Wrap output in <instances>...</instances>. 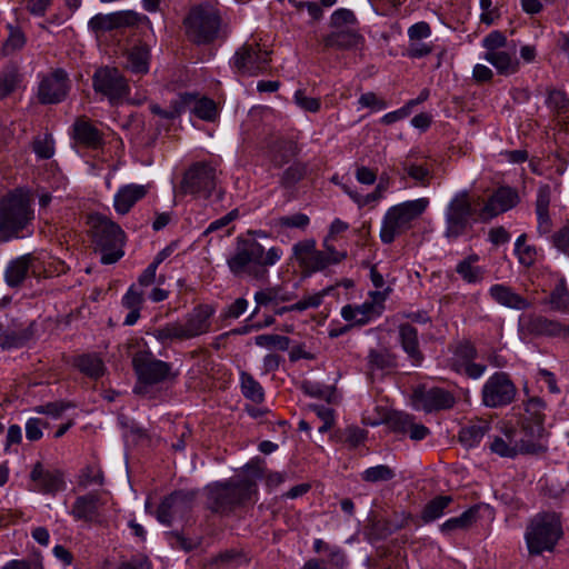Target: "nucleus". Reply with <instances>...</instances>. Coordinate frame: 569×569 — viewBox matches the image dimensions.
Listing matches in <instances>:
<instances>
[{
  "label": "nucleus",
  "mask_w": 569,
  "mask_h": 569,
  "mask_svg": "<svg viewBox=\"0 0 569 569\" xmlns=\"http://www.w3.org/2000/svg\"><path fill=\"white\" fill-rule=\"evenodd\" d=\"M263 459L256 457L243 467V475L207 487V506L216 513L230 515L257 495V481L263 476Z\"/></svg>",
  "instance_id": "obj_1"
},
{
  "label": "nucleus",
  "mask_w": 569,
  "mask_h": 569,
  "mask_svg": "<svg viewBox=\"0 0 569 569\" xmlns=\"http://www.w3.org/2000/svg\"><path fill=\"white\" fill-rule=\"evenodd\" d=\"M283 256L279 247H264L251 237H237L236 247L227 258L230 272L236 277H248L257 281L268 278V268L278 263Z\"/></svg>",
  "instance_id": "obj_2"
},
{
  "label": "nucleus",
  "mask_w": 569,
  "mask_h": 569,
  "mask_svg": "<svg viewBox=\"0 0 569 569\" xmlns=\"http://www.w3.org/2000/svg\"><path fill=\"white\" fill-rule=\"evenodd\" d=\"M33 219L29 192L22 189L8 192L0 199V241L30 236Z\"/></svg>",
  "instance_id": "obj_3"
},
{
  "label": "nucleus",
  "mask_w": 569,
  "mask_h": 569,
  "mask_svg": "<svg viewBox=\"0 0 569 569\" xmlns=\"http://www.w3.org/2000/svg\"><path fill=\"white\" fill-rule=\"evenodd\" d=\"M563 536L561 516L555 511H542L528 522L525 540L530 556L553 551Z\"/></svg>",
  "instance_id": "obj_4"
},
{
  "label": "nucleus",
  "mask_w": 569,
  "mask_h": 569,
  "mask_svg": "<svg viewBox=\"0 0 569 569\" xmlns=\"http://www.w3.org/2000/svg\"><path fill=\"white\" fill-rule=\"evenodd\" d=\"M429 206L427 198L408 200L390 207L383 216L380 240L390 244L397 237L411 229L412 222L420 218Z\"/></svg>",
  "instance_id": "obj_5"
},
{
  "label": "nucleus",
  "mask_w": 569,
  "mask_h": 569,
  "mask_svg": "<svg viewBox=\"0 0 569 569\" xmlns=\"http://www.w3.org/2000/svg\"><path fill=\"white\" fill-rule=\"evenodd\" d=\"M91 224L93 241L101 253V262L116 263L124 254V232L119 224L102 214L91 217Z\"/></svg>",
  "instance_id": "obj_6"
},
{
  "label": "nucleus",
  "mask_w": 569,
  "mask_h": 569,
  "mask_svg": "<svg viewBox=\"0 0 569 569\" xmlns=\"http://www.w3.org/2000/svg\"><path fill=\"white\" fill-rule=\"evenodd\" d=\"M188 37L196 43H210L218 38L222 28L220 9L203 3L192 8L184 19Z\"/></svg>",
  "instance_id": "obj_7"
},
{
  "label": "nucleus",
  "mask_w": 569,
  "mask_h": 569,
  "mask_svg": "<svg viewBox=\"0 0 569 569\" xmlns=\"http://www.w3.org/2000/svg\"><path fill=\"white\" fill-rule=\"evenodd\" d=\"M132 365L138 377L133 391L138 395H144L148 387L176 379L178 376L171 363L157 359L150 351L137 352Z\"/></svg>",
  "instance_id": "obj_8"
},
{
  "label": "nucleus",
  "mask_w": 569,
  "mask_h": 569,
  "mask_svg": "<svg viewBox=\"0 0 569 569\" xmlns=\"http://www.w3.org/2000/svg\"><path fill=\"white\" fill-rule=\"evenodd\" d=\"M475 213L469 192L467 190L457 192L445 211V238L455 241L462 236L470 226V219Z\"/></svg>",
  "instance_id": "obj_9"
},
{
  "label": "nucleus",
  "mask_w": 569,
  "mask_h": 569,
  "mask_svg": "<svg viewBox=\"0 0 569 569\" xmlns=\"http://www.w3.org/2000/svg\"><path fill=\"white\" fill-rule=\"evenodd\" d=\"M518 333L521 339L569 338V325L540 313H522L518 319Z\"/></svg>",
  "instance_id": "obj_10"
},
{
  "label": "nucleus",
  "mask_w": 569,
  "mask_h": 569,
  "mask_svg": "<svg viewBox=\"0 0 569 569\" xmlns=\"http://www.w3.org/2000/svg\"><path fill=\"white\" fill-rule=\"evenodd\" d=\"M270 64V52L257 42L243 43L233 54L231 66L240 76L254 77L266 72Z\"/></svg>",
  "instance_id": "obj_11"
},
{
  "label": "nucleus",
  "mask_w": 569,
  "mask_h": 569,
  "mask_svg": "<svg viewBox=\"0 0 569 569\" xmlns=\"http://www.w3.org/2000/svg\"><path fill=\"white\" fill-rule=\"evenodd\" d=\"M92 87L97 93L106 97L111 104L122 101L130 92V87L122 73L112 67H100L92 76Z\"/></svg>",
  "instance_id": "obj_12"
},
{
  "label": "nucleus",
  "mask_w": 569,
  "mask_h": 569,
  "mask_svg": "<svg viewBox=\"0 0 569 569\" xmlns=\"http://www.w3.org/2000/svg\"><path fill=\"white\" fill-rule=\"evenodd\" d=\"M196 497L194 490L171 492L160 502L156 511L157 520L164 526H171L177 520L186 519L193 508Z\"/></svg>",
  "instance_id": "obj_13"
},
{
  "label": "nucleus",
  "mask_w": 569,
  "mask_h": 569,
  "mask_svg": "<svg viewBox=\"0 0 569 569\" xmlns=\"http://www.w3.org/2000/svg\"><path fill=\"white\" fill-rule=\"evenodd\" d=\"M516 395L515 383L503 371L490 376L481 390L482 403L488 408L506 407L515 400Z\"/></svg>",
  "instance_id": "obj_14"
},
{
  "label": "nucleus",
  "mask_w": 569,
  "mask_h": 569,
  "mask_svg": "<svg viewBox=\"0 0 569 569\" xmlns=\"http://www.w3.org/2000/svg\"><path fill=\"white\" fill-rule=\"evenodd\" d=\"M216 169L208 163H196L183 176L181 190L197 197L209 198L216 189Z\"/></svg>",
  "instance_id": "obj_15"
},
{
  "label": "nucleus",
  "mask_w": 569,
  "mask_h": 569,
  "mask_svg": "<svg viewBox=\"0 0 569 569\" xmlns=\"http://www.w3.org/2000/svg\"><path fill=\"white\" fill-rule=\"evenodd\" d=\"M489 448L492 453L502 458L513 459L518 455L537 453L540 451L541 446L531 440H525L521 437V432L513 428H508L501 436L493 437Z\"/></svg>",
  "instance_id": "obj_16"
},
{
  "label": "nucleus",
  "mask_w": 569,
  "mask_h": 569,
  "mask_svg": "<svg viewBox=\"0 0 569 569\" xmlns=\"http://www.w3.org/2000/svg\"><path fill=\"white\" fill-rule=\"evenodd\" d=\"M416 410L427 413L451 409L456 403V397L448 390L439 387H417L411 396Z\"/></svg>",
  "instance_id": "obj_17"
},
{
  "label": "nucleus",
  "mask_w": 569,
  "mask_h": 569,
  "mask_svg": "<svg viewBox=\"0 0 569 569\" xmlns=\"http://www.w3.org/2000/svg\"><path fill=\"white\" fill-rule=\"evenodd\" d=\"M71 88L68 73L63 69H56L44 76L38 87V99L42 104H57L62 102Z\"/></svg>",
  "instance_id": "obj_18"
},
{
  "label": "nucleus",
  "mask_w": 569,
  "mask_h": 569,
  "mask_svg": "<svg viewBox=\"0 0 569 569\" xmlns=\"http://www.w3.org/2000/svg\"><path fill=\"white\" fill-rule=\"evenodd\" d=\"M476 348L470 342L463 341L455 348L448 366L457 373L466 375L471 379H478L485 373L487 367L476 363Z\"/></svg>",
  "instance_id": "obj_19"
},
{
  "label": "nucleus",
  "mask_w": 569,
  "mask_h": 569,
  "mask_svg": "<svg viewBox=\"0 0 569 569\" xmlns=\"http://www.w3.org/2000/svg\"><path fill=\"white\" fill-rule=\"evenodd\" d=\"M292 256L299 266L310 273L322 271L333 264L326 253L317 249L315 239H305L295 243Z\"/></svg>",
  "instance_id": "obj_20"
},
{
  "label": "nucleus",
  "mask_w": 569,
  "mask_h": 569,
  "mask_svg": "<svg viewBox=\"0 0 569 569\" xmlns=\"http://www.w3.org/2000/svg\"><path fill=\"white\" fill-rule=\"evenodd\" d=\"M519 202V194L511 187L498 188L478 211L480 221L487 222L492 218L512 209Z\"/></svg>",
  "instance_id": "obj_21"
},
{
  "label": "nucleus",
  "mask_w": 569,
  "mask_h": 569,
  "mask_svg": "<svg viewBox=\"0 0 569 569\" xmlns=\"http://www.w3.org/2000/svg\"><path fill=\"white\" fill-rule=\"evenodd\" d=\"M32 490L44 495H54L64 489L63 475L59 470L46 469L41 462H37L31 472Z\"/></svg>",
  "instance_id": "obj_22"
},
{
  "label": "nucleus",
  "mask_w": 569,
  "mask_h": 569,
  "mask_svg": "<svg viewBox=\"0 0 569 569\" xmlns=\"http://www.w3.org/2000/svg\"><path fill=\"white\" fill-rule=\"evenodd\" d=\"M139 22L138 13L133 11H118L108 14H96L89 20V28L96 32H107L114 29L136 26Z\"/></svg>",
  "instance_id": "obj_23"
},
{
  "label": "nucleus",
  "mask_w": 569,
  "mask_h": 569,
  "mask_svg": "<svg viewBox=\"0 0 569 569\" xmlns=\"http://www.w3.org/2000/svg\"><path fill=\"white\" fill-rule=\"evenodd\" d=\"M214 309L209 305H199L187 315L181 322L183 333L187 340L193 339L209 332L211 328V317Z\"/></svg>",
  "instance_id": "obj_24"
},
{
  "label": "nucleus",
  "mask_w": 569,
  "mask_h": 569,
  "mask_svg": "<svg viewBox=\"0 0 569 569\" xmlns=\"http://www.w3.org/2000/svg\"><path fill=\"white\" fill-rule=\"evenodd\" d=\"M400 168L405 177L412 179L417 186L428 187L430 184L432 169L425 156L410 151L400 161Z\"/></svg>",
  "instance_id": "obj_25"
},
{
  "label": "nucleus",
  "mask_w": 569,
  "mask_h": 569,
  "mask_svg": "<svg viewBox=\"0 0 569 569\" xmlns=\"http://www.w3.org/2000/svg\"><path fill=\"white\" fill-rule=\"evenodd\" d=\"M101 506L102 502L99 493L89 492L76 498L70 513L77 521L99 523L101 521Z\"/></svg>",
  "instance_id": "obj_26"
},
{
  "label": "nucleus",
  "mask_w": 569,
  "mask_h": 569,
  "mask_svg": "<svg viewBox=\"0 0 569 569\" xmlns=\"http://www.w3.org/2000/svg\"><path fill=\"white\" fill-rule=\"evenodd\" d=\"M488 293L490 298L498 305L513 310H527L532 303L521 295L515 291L510 286L496 283L492 284Z\"/></svg>",
  "instance_id": "obj_27"
},
{
  "label": "nucleus",
  "mask_w": 569,
  "mask_h": 569,
  "mask_svg": "<svg viewBox=\"0 0 569 569\" xmlns=\"http://www.w3.org/2000/svg\"><path fill=\"white\" fill-rule=\"evenodd\" d=\"M72 138L79 144L90 149H99L103 144L102 133L86 117H79L72 126Z\"/></svg>",
  "instance_id": "obj_28"
},
{
  "label": "nucleus",
  "mask_w": 569,
  "mask_h": 569,
  "mask_svg": "<svg viewBox=\"0 0 569 569\" xmlns=\"http://www.w3.org/2000/svg\"><path fill=\"white\" fill-rule=\"evenodd\" d=\"M34 322L28 325H13L0 333V347L2 349L22 348L34 336Z\"/></svg>",
  "instance_id": "obj_29"
},
{
  "label": "nucleus",
  "mask_w": 569,
  "mask_h": 569,
  "mask_svg": "<svg viewBox=\"0 0 569 569\" xmlns=\"http://www.w3.org/2000/svg\"><path fill=\"white\" fill-rule=\"evenodd\" d=\"M148 190L146 186L130 183L122 186L114 194L113 207L120 214H126L130 209L141 200Z\"/></svg>",
  "instance_id": "obj_30"
},
{
  "label": "nucleus",
  "mask_w": 569,
  "mask_h": 569,
  "mask_svg": "<svg viewBox=\"0 0 569 569\" xmlns=\"http://www.w3.org/2000/svg\"><path fill=\"white\" fill-rule=\"evenodd\" d=\"M480 257L470 253L456 264V272L467 284H479L485 280L487 269L479 266Z\"/></svg>",
  "instance_id": "obj_31"
},
{
  "label": "nucleus",
  "mask_w": 569,
  "mask_h": 569,
  "mask_svg": "<svg viewBox=\"0 0 569 569\" xmlns=\"http://www.w3.org/2000/svg\"><path fill=\"white\" fill-rule=\"evenodd\" d=\"M398 339L415 366H419L423 360V355L419 349L418 330L410 323H401L398 328Z\"/></svg>",
  "instance_id": "obj_32"
},
{
  "label": "nucleus",
  "mask_w": 569,
  "mask_h": 569,
  "mask_svg": "<svg viewBox=\"0 0 569 569\" xmlns=\"http://www.w3.org/2000/svg\"><path fill=\"white\" fill-rule=\"evenodd\" d=\"M410 520V515L402 513L400 519L387 520L383 518H371L368 527V535L373 540H383L393 532L405 528Z\"/></svg>",
  "instance_id": "obj_33"
},
{
  "label": "nucleus",
  "mask_w": 569,
  "mask_h": 569,
  "mask_svg": "<svg viewBox=\"0 0 569 569\" xmlns=\"http://www.w3.org/2000/svg\"><path fill=\"white\" fill-rule=\"evenodd\" d=\"M483 59L491 63L498 73L510 76L518 71L519 61L516 57V48L500 51L486 52Z\"/></svg>",
  "instance_id": "obj_34"
},
{
  "label": "nucleus",
  "mask_w": 569,
  "mask_h": 569,
  "mask_svg": "<svg viewBox=\"0 0 569 569\" xmlns=\"http://www.w3.org/2000/svg\"><path fill=\"white\" fill-rule=\"evenodd\" d=\"M551 200V189L548 184H543L538 189L536 199V213L538 226L537 230L540 234H548L552 229V221L549 214V204Z\"/></svg>",
  "instance_id": "obj_35"
},
{
  "label": "nucleus",
  "mask_w": 569,
  "mask_h": 569,
  "mask_svg": "<svg viewBox=\"0 0 569 569\" xmlns=\"http://www.w3.org/2000/svg\"><path fill=\"white\" fill-rule=\"evenodd\" d=\"M381 313V306L373 301H366L360 306L347 305L341 309V316L346 321H352L356 325H366L371 319Z\"/></svg>",
  "instance_id": "obj_36"
},
{
  "label": "nucleus",
  "mask_w": 569,
  "mask_h": 569,
  "mask_svg": "<svg viewBox=\"0 0 569 569\" xmlns=\"http://www.w3.org/2000/svg\"><path fill=\"white\" fill-rule=\"evenodd\" d=\"M253 298L258 306L267 307L292 301L296 298V293L288 290L287 287L281 283L257 291Z\"/></svg>",
  "instance_id": "obj_37"
},
{
  "label": "nucleus",
  "mask_w": 569,
  "mask_h": 569,
  "mask_svg": "<svg viewBox=\"0 0 569 569\" xmlns=\"http://www.w3.org/2000/svg\"><path fill=\"white\" fill-rule=\"evenodd\" d=\"M363 38L352 30L341 29L333 31L323 38L326 48H335L339 50H350L358 48Z\"/></svg>",
  "instance_id": "obj_38"
},
{
  "label": "nucleus",
  "mask_w": 569,
  "mask_h": 569,
  "mask_svg": "<svg viewBox=\"0 0 569 569\" xmlns=\"http://www.w3.org/2000/svg\"><path fill=\"white\" fill-rule=\"evenodd\" d=\"M72 365L90 379H99L104 375L106 367L97 353H83L72 360Z\"/></svg>",
  "instance_id": "obj_39"
},
{
  "label": "nucleus",
  "mask_w": 569,
  "mask_h": 569,
  "mask_svg": "<svg viewBox=\"0 0 569 569\" xmlns=\"http://www.w3.org/2000/svg\"><path fill=\"white\" fill-rule=\"evenodd\" d=\"M150 50L148 46L133 47L127 53L126 67L133 73L143 74L149 71Z\"/></svg>",
  "instance_id": "obj_40"
},
{
  "label": "nucleus",
  "mask_w": 569,
  "mask_h": 569,
  "mask_svg": "<svg viewBox=\"0 0 569 569\" xmlns=\"http://www.w3.org/2000/svg\"><path fill=\"white\" fill-rule=\"evenodd\" d=\"M31 256L24 254L14 260H12L7 269H6V281L10 287H18L26 279L29 267H30Z\"/></svg>",
  "instance_id": "obj_41"
},
{
  "label": "nucleus",
  "mask_w": 569,
  "mask_h": 569,
  "mask_svg": "<svg viewBox=\"0 0 569 569\" xmlns=\"http://www.w3.org/2000/svg\"><path fill=\"white\" fill-rule=\"evenodd\" d=\"M477 515H478V508L471 507L468 510H466L465 512H462L460 516L452 517V518L448 519L447 521H445L440 526V531L443 535H450L457 530H467L476 522Z\"/></svg>",
  "instance_id": "obj_42"
},
{
  "label": "nucleus",
  "mask_w": 569,
  "mask_h": 569,
  "mask_svg": "<svg viewBox=\"0 0 569 569\" xmlns=\"http://www.w3.org/2000/svg\"><path fill=\"white\" fill-rule=\"evenodd\" d=\"M490 426L487 421H478L463 427L459 432L460 442L467 448H473L480 443Z\"/></svg>",
  "instance_id": "obj_43"
},
{
  "label": "nucleus",
  "mask_w": 569,
  "mask_h": 569,
  "mask_svg": "<svg viewBox=\"0 0 569 569\" xmlns=\"http://www.w3.org/2000/svg\"><path fill=\"white\" fill-rule=\"evenodd\" d=\"M551 310L569 313V290L565 278H561L551 290L548 301Z\"/></svg>",
  "instance_id": "obj_44"
},
{
  "label": "nucleus",
  "mask_w": 569,
  "mask_h": 569,
  "mask_svg": "<svg viewBox=\"0 0 569 569\" xmlns=\"http://www.w3.org/2000/svg\"><path fill=\"white\" fill-rule=\"evenodd\" d=\"M191 113L204 121H214L218 117V108L216 102L208 97H199L193 93V102L191 103Z\"/></svg>",
  "instance_id": "obj_45"
},
{
  "label": "nucleus",
  "mask_w": 569,
  "mask_h": 569,
  "mask_svg": "<svg viewBox=\"0 0 569 569\" xmlns=\"http://www.w3.org/2000/svg\"><path fill=\"white\" fill-rule=\"evenodd\" d=\"M150 335L161 343H169L172 341L187 340L183 333L181 322L174 321L166 323L164 326L154 328Z\"/></svg>",
  "instance_id": "obj_46"
},
{
  "label": "nucleus",
  "mask_w": 569,
  "mask_h": 569,
  "mask_svg": "<svg viewBox=\"0 0 569 569\" xmlns=\"http://www.w3.org/2000/svg\"><path fill=\"white\" fill-rule=\"evenodd\" d=\"M241 392L246 399L254 403H261L264 400V391L259 381L250 373L242 371L240 373Z\"/></svg>",
  "instance_id": "obj_47"
},
{
  "label": "nucleus",
  "mask_w": 569,
  "mask_h": 569,
  "mask_svg": "<svg viewBox=\"0 0 569 569\" xmlns=\"http://www.w3.org/2000/svg\"><path fill=\"white\" fill-rule=\"evenodd\" d=\"M329 291L330 288L306 296L303 299L299 300L293 305L277 309L274 313L278 316H282L283 313L290 311H305L310 308H318L322 303L325 296H327Z\"/></svg>",
  "instance_id": "obj_48"
},
{
  "label": "nucleus",
  "mask_w": 569,
  "mask_h": 569,
  "mask_svg": "<svg viewBox=\"0 0 569 569\" xmlns=\"http://www.w3.org/2000/svg\"><path fill=\"white\" fill-rule=\"evenodd\" d=\"M452 502L451 496H437L431 499L423 508L421 512V519L423 522L429 523L439 519L443 513L445 509Z\"/></svg>",
  "instance_id": "obj_49"
},
{
  "label": "nucleus",
  "mask_w": 569,
  "mask_h": 569,
  "mask_svg": "<svg viewBox=\"0 0 569 569\" xmlns=\"http://www.w3.org/2000/svg\"><path fill=\"white\" fill-rule=\"evenodd\" d=\"M27 39L23 31L17 27H9V36L3 42L0 53L2 57H11L21 51L26 46Z\"/></svg>",
  "instance_id": "obj_50"
},
{
  "label": "nucleus",
  "mask_w": 569,
  "mask_h": 569,
  "mask_svg": "<svg viewBox=\"0 0 569 569\" xmlns=\"http://www.w3.org/2000/svg\"><path fill=\"white\" fill-rule=\"evenodd\" d=\"M395 477H396L395 470L387 465H378L375 467L367 468L361 473V479L366 482H371V483L390 481Z\"/></svg>",
  "instance_id": "obj_51"
},
{
  "label": "nucleus",
  "mask_w": 569,
  "mask_h": 569,
  "mask_svg": "<svg viewBox=\"0 0 569 569\" xmlns=\"http://www.w3.org/2000/svg\"><path fill=\"white\" fill-rule=\"evenodd\" d=\"M164 536L173 549H180L186 552H190L201 545V538H187L179 531H168Z\"/></svg>",
  "instance_id": "obj_52"
},
{
  "label": "nucleus",
  "mask_w": 569,
  "mask_h": 569,
  "mask_svg": "<svg viewBox=\"0 0 569 569\" xmlns=\"http://www.w3.org/2000/svg\"><path fill=\"white\" fill-rule=\"evenodd\" d=\"M388 183L383 182V178L381 177L380 182L378 183V191L371 192L366 196L360 194L357 191H352L347 186H343V190L348 193V196L356 202L360 208L368 206L372 202H377L382 198L383 192L387 190Z\"/></svg>",
  "instance_id": "obj_53"
},
{
  "label": "nucleus",
  "mask_w": 569,
  "mask_h": 569,
  "mask_svg": "<svg viewBox=\"0 0 569 569\" xmlns=\"http://www.w3.org/2000/svg\"><path fill=\"white\" fill-rule=\"evenodd\" d=\"M258 347L286 351L290 347V338L281 335L264 333L254 337Z\"/></svg>",
  "instance_id": "obj_54"
},
{
  "label": "nucleus",
  "mask_w": 569,
  "mask_h": 569,
  "mask_svg": "<svg viewBox=\"0 0 569 569\" xmlns=\"http://www.w3.org/2000/svg\"><path fill=\"white\" fill-rule=\"evenodd\" d=\"M368 363L371 370H383L395 366V357L386 350H370Z\"/></svg>",
  "instance_id": "obj_55"
},
{
  "label": "nucleus",
  "mask_w": 569,
  "mask_h": 569,
  "mask_svg": "<svg viewBox=\"0 0 569 569\" xmlns=\"http://www.w3.org/2000/svg\"><path fill=\"white\" fill-rule=\"evenodd\" d=\"M309 223H310L309 217L307 214L300 213V212L291 214V216H282V217L274 219V221H273V226L278 227V228H284V229L297 228V229H301V230H305L309 226Z\"/></svg>",
  "instance_id": "obj_56"
},
{
  "label": "nucleus",
  "mask_w": 569,
  "mask_h": 569,
  "mask_svg": "<svg viewBox=\"0 0 569 569\" xmlns=\"http://www.w3.org/2000/svg\"><path fill=\"white\" fill-rule=\"evenodd\" d=\"M307 173V166L300 162L291 164L284 170L281 177V184L286 188H291L305 178Z\"/></svg>",
  "instance_id": "obj_57"
},
{
  "label": "nucleus",
  "mask_w": 569,
  "mask_h": 569,
  "mask_svg": "<svg viewBox=\"0 0 569 569\" xmlns=\"http://www.w3.org/2000/svg\"><path fill=\"white\" fill-rule=\"evenodd\" d=\"M144 301L142 289L137 284L130 286L126 295L122 297V306L127 309H141Z\"/></svg>",
  "instance_id": "obj_58"
},
{
  "label": "nucleus",
  "mask_w": 569,
  "mask_h": 569,
  "mask_svg": "<svg viewBox=\"0 0 569 569\" xmlns=\"http://www.w3.org/2000/svg\"><path fill=\"white\" fill-rule=\"evenodd\" d=\"M34 153L41 159H50L54 153L53 140L50 136L39 137L32 143Z\"/></svg>",
  "instance_id": "obj_59"
},
{
  "label": "nucleus",
  "mask_w": 569,
  "mask_h": 569,
  "mask_svg": "<svg viewBox=\"0 0 569 569\" xmlns=\"http://www.w3.org/2000/svg\"><path fill=\"white\" fill-rule=\"evenodd\" d=\"M415 417L406 412H396L390 418V425L396 432L409 433L411 425L415 422Z\"/></svg>",
  "instance_id": "obj_60"
},
{
  "label": "nucleus",
  "mask_w": 569,
  "mask_h": 569,
  "mask_svg": "<svg viewBox=\"0 0 569 569\" xmlns=\"http://www.w3.org/2000/svg\"><path fill=\"white\" fill-rule=\"evenodd\" d=\"M19 77L16 71L3 72L0 74V98L3 99L11 94L18 86Z\"/></svg>",
  "instance_id": "obj_61"
},
{
  "label": "nucleus",
  "mask_w": 569,
  "mask_h": 569,
  "mask_svg": "<svg viewBox=\"0 0 569 569\" xmlns=\"http://www.w3.org/2000/svg\"><path fill=\"white\" fill-rule=\"evenodd\" d=\"M507 44V38L500 31H491L482 40V46L487 52L503 50Z\"/></svg>",
  "instance_id": "obj_62"
},
{
  "label": "nucleus",
  "mask_w": 569,
  "mask_h": 569,
  "mask_svg": "<svg viewBox=\"0 0 569 569\" xmlns=\"http://www.w3.org/2000/svg\"><path fill=\"white\" fill-rule=\"evenodd\" d=\"M358 103L362 108H369L372 111H380L388 107L385 99L377 96L375 92L362 93L358 100Z\"/></svg>",
  "instance_id": "obj_63"
},
{
  "label": "nucleus",
  "mask_w": 569,
  "mask_h": 569,
  "mask_svg": "<svg viewBox=\"0 0 569 569\" xmlns=\"http://www.w3.org/2000/svg\"><path fill=\"white\" fill-rule=\"evenodd\" d=\"M552 243L569 258V227H563L552 236Z\"/></svg>",
  "instance_id": "obj_64"
}]
</instances>
